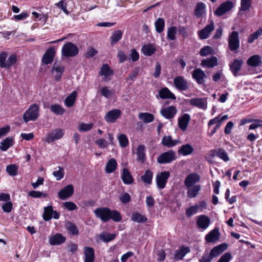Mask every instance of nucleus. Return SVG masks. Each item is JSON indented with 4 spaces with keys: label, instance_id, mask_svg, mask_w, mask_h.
<instances>
[{
    "label": "nucleus",
    "instance_id": "nucleus-17",
    "mask_svg": "<svg viewBox=\"0 0 262 262\" xmlns=\"http://www.w3.org/2000/svg\"><path fill=\"white\" fill-rule=\"evenodd\" d=\"M200 180V176L195 173L188 174L185 180L184 184L187 188L191 187L193 185L198 182Z\"/></svg>",
    "mask_w": 262,
    "mask_h": 262
},
{
    "label": "nucleus",
    "instance_id": "nucleus-16",
    "mask_svg": "<svg viewBox=\"0 0 262 262\" xmlns=\"http://www.w3.org/2000/svg\"><path fill=\"white\" fill-rule=\"evenodd\" d=\"M196 224L199 228L204 230L206 229L209 226L210 220L208 216L205 215H201L198 217Z\"/></svg>",
    "mask_w": 262,
    "mask_h": 262
},
{
    "label": "nucleus",
    "instance_id": "nucleus-25",
    "mask_svg": "<svg viewBox=\"0 0 262 262\" xmlns=\"http://www.w3.org/2000/svg\"><path fill=\"white\" fill-rule=\"evenodd\" d=\"M66 241L64 236L61 234H56L49 238V241L51 245H58L63 243Z\"/></svg>",
    "mask_w": 262,
    "mask_h": 262
},
{
    "label": "nucleus",
    "instance_id": "nucleus-1",
    "mask_svg": "<svg viewBox=\"0 0 262 262\" xmlns=\"http://www.w3.org/2000/svg\"><path fill=\"white\" fill-rule=\"evenodd\" d=\"M94 212L96 216L103 222H107L111 219L114 222H119L122 219L121 214L117 210H111L107 207L98 208Z\"/></svg>",
    "mask_w": 262,
    "mask_h": 262
},
{
    "label": "nucleus",
    "instance_id": "nucleus-57",
    "mask_svg": "<svg viewBox=\"0 0 262 262\" xmlns=\"http://www.w3.org/2000/svg\"><path fill=\"white\" fill-rule=\"evenodd\" d=\"M93 126V123L86 124L81 123L78 126V130L80 132H87L91 130Z\"/></svg>",
    "mask_w": 262,
    "mask_h": 262
},
{
    "label": "nucleus",
    "instance_id": "nucleus-9",
    "mask_svg": "<svg viewBox=\"0 0 262 262\" xmlns=\"http://www.w3.org/2000/svg\"><path fill=\"white\" fill-rule=\"evenodd\" d=\"M74 193V187L70 184L61 189L58 193V197L62 200L67 199L73 195Z\"/></svg>",
    "mask_w": 262,
    "mask_h": 262
},
{
    "label": "nucleus",
    "instance_id": "nucleus-48",
    "mask_svg": "<svg viewBox=\"0 0 262 262\" xmlns=\"http://www.w3.org/2000/svg\"><path fill=\"white\" fill-rule=\"evenodd\" d=\"M51 111L55 114L61 115L64 113V109L59 104H55L52 105L50 107Z\"/></svg>",
    "mask_w": 262,
    "mask_h": 262
},
{
    "label": "nucleus",
    "instance_id": "nucleus-41",
    "mask_svg": "<svg viewBox=\"0 0 262 262\" xmlns=\"http://www.w3.org/2000/svg\"><path fill=\"white\" fill-rule=\"evenodd\" d=\"M66 227L68 231V233L73 235H78L79 234V230L76 225L72 222H68L66 225Z\"/></svg>",
    "mask_w": 262,
    "mask_h": 262
},
{
    "label": "nucleus",
    "instance_id": "nucleus-50",
    "mask_svg": "<svg viewBox=\"0 0 262 262\" xmlns=\"http://www.w3.org/2000/svg\"><path fill=\"white\" fill-rule=\"evenodd\" d=\"M58 170L53 172V175L56 178L57 180H60L63 178L64 175V169L62 167L58 166Z\"/></svg>",
    "mask_w": 262,
    "mask_h": 262
},
{
    "label": "nucleus",
    "instance_id": "nucleus-33",
    "mask_svg": "<svg viewBox=\"0 0 262 262\" xmlns=\"http://www.w3.org/2000/svg\"><path fill=\"white\" fill-rule=\"evenodd\" d=\"M145 147L144 145H140L137 148V160L143 163L146 159L145 154Z\"/></svg>",
    "mask_w": 262,
    "mask_h": 262
},
{
    "label": "nucleus",
    "instance_id": "nucleus-40",
    "mask_svg": "<svg viewBox=\"0 0 262 262\" xmlns=\"http://www.w3.org/2000/svg\"><path fill=\"white\" fill-rule=\"evenodd\" d=\"M53 212V207L50 205L44 208L42 217L46 221H48L52 218V213Z\"/></svg>",
    "mask_w": 262,
    "mask_h": 262
},
{
    "label": "nucleus",
    "instance_id": "nucleus-6",
    "mask_svg": "<svg viewBox=\"0 0 262 262\" xmlns=\"http://www.w3.org/2000/svg\"><path fill=\"white\" fill-rule=\"evenodd\" d=\"M173 84L176 89L180 91H186L189 86L187 80L181 76H178L174 78Z\"/></svg>",
    "mask_w": 262,
    "mask_h": 262
},
{
    "label": "nucleus",
    "instance_id": "nucleus-56",
    "mask_svg": "<svg viewBox=\"0 0 262 262\" xmlns=\"http://www.w3.org/2000/svg\"><path fill=\"white\" fill-rule=\"evenodd\" d=\"M213 49L210 46H205L200 50V54L202 56H206L212 53Z\"/></svg>",
    "mask_w": 262,
    "mask_h": 262
},
{
    "label": "nucleus",
    "instance_id": "nucleus-59",
    "mask_svg": "<svg viewBox=\"0 0 262 262\" xmlns=\"http://www.w3.org/2000/svg\"><path fill=\"white\" fill-rule=\"evenodd\" d=\"M251 6V0H241L240 11H247Z\"/></svg>",
    "mask_w": 262,
    "mask_h": 262
},
{
    "label": "nucleus",
    "instance_id": "nucleus-49",
    "mask_svg": "<svg viewBox=\"0 0 262 262\" xmlns=\"http://www.w3.org/2000/svg\"><path fill=\"white\" fill-rule=\"evenodd\" d=\"M177 33V27L172 26L168 28L167 30V38L171 40L176 39V34Z\"/></svg>",
    "mask_w": 262,
    "mask_h": 262
},
{
    "label": "nucleus",
    "instance_id": "nucleus-47",
    "mask_svg": "<svg viewBox=\"0 0 262 262\" xmlns=\"http://www.w3.org/2000/svg\"><path fill=\"white\" fill-rule=\"evenodd\" d=\"M99 237L104 242L108 243L114 239L116 237V234L103 232L100 234Z\"/></svg>",
    "mask_w": 262,
    "mask_h": 262
},
{
    "label": "nucleus",
    "instance_id": "nucleus-28",
    "mask_svg": "<svg viewBox=\"0 0 262 262\" xmlns=\"http://www.w3.org/2000/svg\"><path fill=\"white\" fill-rule=\"evenodd\" d=\"M261 62V57L258 55L251 56L247 60V64L252 67H257L259 66Z\"/></svg>",
    "mask_w": 262,
    "mask_h": 262
},
{
    "label": "nucleus",
    "instance_id": "nucleus-3",
    "mask_svg": "<svg viewBox=\"0 0 262 262\" xmlns=\"http://www.w3.org/2000/svg\"><path fill=\"white\" fill-rule=\"evenodd\" d=\"M78 53V48L72 42H68L62 48V55L66 57H74Z\"/></svg>",
    "mask_w": 262,
    "mask_h": 262
},
{
    "label": "nucleus",
    "instance_id": "nucleus-53",
    "mask_svg": "<svg viewBox=\"0 0 262 262\" xmlns=\"http://www.w3.org/2000/svg\"><path fill=\"white\" fill-rule=\"evenodd\" d=\"M216 156L219 157L224 161H228L229 160V158L227 153L225 151V150L223 149H217Z\"/></svg>",
    "mask_w": 262,
    "mask_h": 262
},
{
    "label": "nucleus",
    "instance_id": "nucleus-34",
    "mask_svg": "<svg viewBox=\"0 0 262 262\" xmlns=\"http://www.w3.org/2000/svg\"><path fill=\"white\" fill-rule=\"evenodd\" d=\"M14 144V141L12 137H7L2 141L0 143V149L2 151L7 150L10 147Z\"/></svg>",
    "mask_w": 262,
    "mask_h": 262
},
{
    "label": "nucleus",
    "instance_id": "nucleus-13",
    "mask_svg": "<svg viewBox=\"0 0 262 262\" xmlns=\"http://www.w3.org/2000/svg\"><path fill=\"white\" fill-rule=\"evenodd\" d=\"M228 245L226 243H222L213 248L209 254L213 258L219 256L228 248Z\"/></svg>",
    "mask_w": 262,
    "mask_h": 262
},
{
    "label": "nucleus",
    "instance_id": "nucleus-31",
    "mask_svg": "<svg viewBox=\"0 0 262 262\" xmlns=\"http://www.w3.org/2000/svg\"><path fill=\"white\" fill-rule=\"evenodd\" d=\"M194 149L192 146L189 144H186L182 145L178 150L179 155L183 156H187L191 154Z\"/></svg>",
    "mask_w": 262,
    "mask_h": 262
},
{
    "label": "nucleus",
    "instance_id": "nucleus-7",
    "mask_svg": "<svg viewBox=\"0 0 262 262\" xmlns=\"http://www.w3.org/2000/svg\"><path fill=\"white\" fill-rule=\"evenodd\" d=\"M220 233L217 228H214L206 235L205 239L206 243H214L219 241L220 238Z\"/></svg>",
    "mask_w": 262,
    "mask_h": 262
},
{
    "label": "nucleus",
    "instance_id": "nucleus-45",
    "mask_svg": "<svg viewBox=\"0 0 262 262\" xmlns=\"http://www.w3.org/2000/svg\"><path fill=\"white\" fill-rule=\"evenodd\" d=\"M157 32L160 33L164 30L165 27V20L163 18H158L155 23Z\"/></svg>",
    "mask_w": 262,
    "mask_h": 262
},
{
    "label": "nucleus",
    "instance_id": "nucleus-23",
    "mask_svg": "<svg viewBox=\"0 0 262 262\" xmlns=\"http://www.w3.org/2000/svg\"><path fill=\"white\" fill-rule=\"evenodd\" d=\"M179 142L178 140H172L170 136H165L162 140V145L168 148L176 146Z\"/></svg>",
    "mask_w": 262,
    "mask_h": 262
},
{
    "label": "nucleus",
    "instance_id": "nucleus-15",
    "mask_svg": "<svg viewBox=\"0 0 262 262\" xmlns=\"http://www.w3.org/2000/svg\"><path fill=\"white\" fill-rule=\"evenodd\" d=\"M190 104L195 107H197L202 110L207 108V98H195L190 99Z\"/></svg>",
    "mask_w": 262,
    "mask_h": 262
},
{
    "label": "nucleus",
    "instance_id": "nucleus-4",
    "mask_svg": "<svg viewBox=\"0 0 262 262\" xmlns=\"http://www.w3.org/2000/svg\"><path fill=\"white\" fill-rule=\"evenodd\" d=\"M176 152L172 150L164 152L157 158V162L160 164L170 163L176 159Z\"/></svg>",
    "mask_w": 262,
    "mask_h": 262
},
{
    "label": "nucleus",
    "instance_id": "nucleus-10",
    "mask_svg": "<svg viewBox=\"0 0 262 262\" xmlns=\"http://www.w3.org/2000/svg\"><path fill=\"white\" fill-rule=\"evenodd\" d=\"M214 25L212 20L210 24L206 26L202 30L198 32V35L201 39H207L211 32L214 30Z\"/></svg>",
    "mask_w": 262,
    "mask_h": 262
},
{
    "label": "nucleus",
    "instance_id": "nucleus-60",
    "mask_svg": "<svg viewBox=\"0 0 262 262\" xmlns=\"http://www.w3.org/2000/svg\"><path fill=\"white\" fill-rule=\"evenodd\" d=\"M17 59L15 55L12 54L10 55L8 60H7L6 66L7 67H5L6 69L10 68L16 62Z\"/></svg>",
    "mask_w": 262,
    "mask_h": 262
},
{
    "label": "nucleus",
    "instance_id": "nucleus-18",
    "mask_svg": "<svg viewBox=\"0 0 262 262\" xmlns=\"http://www.w3.org/2000/svg\"><path fill=\"white\" fill-rule=\"evenodd\" d=\"M192 77L198 84H202L204 83V79L206 78V75L203 70L198 68L193 71Z\"/></svg>",
    "mask_w": 262,
    "mask_h": 262
},
{
    "label": "nucleus",
    "instance_id": "nucleus-24",
    "mask_svg": "<svg viewBox=\"0 0 262 262\" xmlns=\"http://www.w3.org/2000/svg\"><path fill=\"white\" fill-rule=\"evenodd\" d=\"M229 10V1H227L219 6V7L215 11L214 14L217 16H221Z\"/></svg>",
    "mask_w": 262,
    "mask_h": 262
},
{
    "label": "nucleus",
    "instance_id": "nucleus-54",
    "mask_svg": "<svg viewBox=\"0 0 262 262\" xmlns=\"http://www.w3.org/2000/svg\"><path fill=\"white\" fill-rule=\"evenodd\" d=\"M29 195L34 198H46L48 195L47 193H44L42 192L32 190L29 192Z\"/></svg>",
    "mask_w": 262,
    "mask_h": 262
},
{
    "label": "nucleus",
    "instance_id": "nucleus-39",
    "mask_svg": "<svg viewBox=\"0 0 262 262\" xmlns=\"http://www.w3.org/2000/svg\"><path fill=\"white\" fill-rule=\"evenodd\" d=\"M76 96L77 92L75 91L72 92V93L65 99V105L68 107H72L75 103Z\"/></svg>",
    "mask_w": 262,
    "mask_h": 262
},
{
    "label": "nucleus",
    "instance_id": "nucleus-29",
    "mask_svg": "<svg viewBox=\"0 0 262 262\" xmlns=\"http://www.w3.org/2000/svg\"><path fill=\"white\" fill-rule=\"evenodd\" d=\"M159 95L160 97L162 99H176L174 95L167 88H164L160 90L159 91Z\"/></svg>",
    "mask_w": 262,
    "mask_h": 262
},
{
    "label": "nucleus",
    "instance_id": "nucleus-27",
    "mask_svg": "<svg viewBox=\"0 0 262 262\" xmlns=\"http://www.w3.org/2000/svg\"><path fill=\"white\" fill-rule=\"evenodd\" d=\"M189 252V248L182 246L180 249L176 251L174 258L176 260H181Z\"/></svg>",
    "mask_w": 262,
    "mask_h": 262
},
{
    "label": "nucleus",
    "instance_id": "nucleus-46",
    "mask_svg": "<svg viewBox=\"0 0 262 262\" xmlns=\"http://www.w3.org/2000/svg\"><path fill=\"white\" fill-rule=\"evenodd\" d=\"M132 220L137 223H144L147 221V219L145 216L136 212L132 214Z\"/></svg>",
    "mask_w": 262,
    "mask_h": 262
},
{
    "label": "nucleus",
    "instance_id": "nucleus-64",
    "mask_svg": "<svg viewBox=\"0 0 262 262\" xmlns=\"http://www.w3.org/2000/svg\"><path fill=\"white\" fill-rule=\"evenodd\" d=\"M95 143L99 148H106L108 145V142L104 139H99L95 141Z\"/></svg>",
    "mask_w": 262,
    "mask_h": 262
},
{
    "label": "nucleus",
    "instance_id": "nucleus-42",
    "mask_svg": "<svg viewBox=\"0 0 262 262\" xmlns=\"http://www.w3.org/2000/svg\"><path fill=\"white\" fill-rule=\"evenodd\" d=\"M152 177V172L150 170H147L145 171L144 174L141 177V179L145 183L149 185L151 183Z\"/></svg>",
    "mask_w": 262,
    "mask_h": 262
},
{
    "label": "nucleus",
    "instance_id": "nucleus-38",
    "mask_svg": "<svg viewBox=\"0 0 262 262\" xmlns=\"http://www.w3.org/2000/svg\"><path fill=\"white\" fill-rule=\"evenodd\" d=\"M114 72L113 70L108 66L107 64L102 65L99 72V75L104 76L105 77L113 75Z\"/></svg>",
    "mask_w": 262,
    "mask_h": 262
},
{
    "label": "nucleus",
    "instance_id": "nucleus-2",
    "mask_svg": "<svg viewBox=\"0 0 262 262\" xmlns=\"http://www.w3.org/2000/svg\"><path fill=\"white\" fill-rule=\"evenodd\" d=\"M39 116V106L36 104H32L26 111L23 116V119L25 122L30 120H36Z\"/></svg>",
    "mask_w": 262,
    "mask_h": 262
},
{
    "label": "nucleus",
    "instance_id": "nucleus-61",
    "mask_svg": "<svg viewBox=\"0 0 262 262\" xmlns=\"http://www.w3.org/2000/svg\"><path fill=\"white\" fill-rule=\"evenodd\" d=\"M55 5L59 8L62 9V10L67 14L69 13V12L67 10V4L65 2V0H61L58 3H56Z\"/></svg>",
    "mask_w": 262,
    "mask_h": 262
},
{
    "label": "nucleus",
    "instance_id": "nucleus-19",
    "mask_svg": "<svg viewBox=\"0 0 262 262\" xmlns=\"http://www.w3.org/2000/svg\"><path fill=\"white\" fill-rule=\"evenodd\" d=\"M243 63L242 59L237 58L234 59L232 64H230V70L234 76L238 75V73L241 70Z\"/></svg>",
    "mask_w": 262,
    "mask_h": 262
},
{
    "label": "nucleus",
    "instance_id": "nucleus-62",
    "mask_svg": "<svg viewBox=\"0 0 262 262\" xmlns=\"http://www.w3.org/2000/svg\"><path fill=\"white\" fill-rule=\"evenodd\" d=\"M13 204L11 201L7 202L3 204L2 209L4 212L6 213L10 212L12 209Z\"/></svg>",
    "mask_w": 262,
    "mask_h": 262
},
{
    "label": "nucleus",
    "instance_id": "nucleus-11",
    "mask_svg": "<svg viewBox=\"0 0 262 262\" xmlns=\"http://www.w3.org/2000/svg\"><path fill=\"white\" fill-rule=\"evenodd\" d=\"M121 115V111L114 109L108 111L105 115L104 119L108 123H114Z\"/></svg>",
    "mask_w": 262,
    "mask_h": 262
},
{
    "label": "nucleus",
    "instance_id": "nucleus-14",
    "mask_svg": "<svg viewBox=\"0 0 262 262\" xmlns=\"http://www.w3.org/2000/svg\"><path fill=\"white\" fill-rule=\"evenodd\" d=\"M177 112V108L172 105L166 108H163L160 111V113L162 116L167 119L173 118Z\"/></svg>",
    "mask_w": 262,
    "mask_h": 262
},
{
    "label": "nucleus",
    "instance_id": "nucleus-44",
    "mask_svg": "<svg viewBox=\"0 0 262 262\" xmlns=\"http://www.w3.org/2000/svg\"><path fill=\"white\" fill-rule=\"evenodd\" d=\"M205 9V5L202 2L198 3L194 10L195 16L198 18L201 17L202 14L204 13Z\"/></svg>",
    "mask_w": 262,
    "mask_h": 262
},
{
    "label": "nucleus",
    "instance_id": "nucleus-37",
    "mask_svg": "<svg viewBox=\"0 0 262 262\" xmlns=\"http://www.w3.org/2000/svg\"><path fill=\"white\" fill-rule=\"evenodd\" d=\"M201 190V186L199 185H194L191 187L188 188L187 192V196L189 198H193L195 197L199 193Z\"/></svg>",
    "mask_w": 262,
    "mask_h": 262
},
{
    "label": "nucleus",
    "instance_id": "nucleus-8",
    "mask_svg": "<svg viewBox=\"0 0 262 262\" xmlns=\"http://www.w3.org/2000/svg\"><path fill=\"white\" fill-rule=\"evenodd\" d=\"M64 135L63 130L61 129H55L48 134L45 139L48 143L54 142L56 140L61 139Z\"/></svg>",
    "mask_w": 262,
    "mask_h": 262
},
{
    "label": "nucleus",
    "instance_id": "nucleus-26",
    "mask_svg": "<svg viewBox=\"0 0 262 262\" xmlns=\"http://www.w3.org/2000/svg\"><path fill=\"white\" fill-rule=\"evenodd\" d=\"M84 262H94L95 259V251L93 248L89 247L84 248Z\"/></svg>",
    "mask_w": 262,
    "mask_h": 262
},
{
    "label": "nucleus",
    "instance_id": "nucleus-51",
    "mask_svg": "<svg viewBox=\"0 0 262 262\" xmlns=\"http://www.w3.org/2000/svg\"><path fill=\"white\" fill-rule=\"evenodd\" d=\"M120 145L122 147H125L128 144V140L125 134H120L118 137Z\"/></svg>",
    "mask_w": 262,
    "mask_h": 262
},
{
    "label": "nucleus",
    "instance_id": "nucleus-5",
    "mask_svg": "<svg viewBox=\"0 0 262 262\" xmlns=\"http://www.w3.org/2000/svg\"><path fill=\"white\" fill-rule=\"evenodd\" d=\"M169 177L170 172L168 171H164L158 173L156 176L157 187L160 189L164 188Z\"/></svg>",
    "mask_w": 262,
    "mask_h": 262
},
{
    "label": "nucleus",
    "instance_id": "nucleus-30",
    "mask_svg": "<svg viewBox=\"0 0 262 262\" xmlns=\"http://www.w3.org/2000/svg\"><path fill=\"white\" fill-rule=\"evenodd\" d=\"M217 64V59L216 57L212 56L206 59H204L201 62L202 67H206L207 68H213Z\"/></svg>",
    "mask_w": 262,
    "mask_h": 262
},
{
    "label": "nucleus",
    "instance_id": "nucleus-63",
    "mask_svg": "<svg viewBox=\"0 0 262 262\" xmlns=\"http://www.w3.org/2000/svg\"><path fill=\"white\" fill-rule=\"evenodd\" d=\"M63 206L69 211H73L77 208L76 205L72 202L63 203Z\"/></svg>",
    "mask_w": 262,
    "mask_h": 262
},
{
    "label": "nucleus",
    "instance_id": "nucleus-58",
    "mask_svg": "<svg viewBox=\"0 0 262 262\" xmlns=\"http://www.w3.org/2000/svg\"><path fill=\"white\" fill-rule=\"evenodd\" d=\"M8 56L7 53L5 52H2L0 54V67L2 68H5V67H7L6 66V62L7 60L6 59Z\"/></svg>",
    "mask_w": 262,
    "mask_h": 262
},
{
    "label": "nucleus",
    "instance_id": "nucleus-32",
    "mask_svg": "<svg viewBox=\"0 0 262 262\" xmlns=\"http://www.w3.org/2000/svg\"><path fill=\"white\" fill-rule=\"evenodd\" d=\"M117 167V163L116 160L112 158L110 159L107 162L105 166V171L108 173H111L114 172Z\"/></svg>",
    "mask_w": 262,
    "mask_h": 262
},
{
    "label": "nucleus",
    "instance_id": "nucleus-21",
    "mask_svg": "<svg viewBox=\"0 0 262 262\" xmlns=\"http://www.w3.org/2000/svg\"><path fill=\"white\" fill-rule=\"evenodd\" d=\"M190 120V116L188 114H184L178 120V125L180 128L185 131Z\"/></svg>",
    "mask_w": 262,
    "mask_h": 262
},
{
    "label": "nucleus",
    "instance_id": "nucleus-12",
    "mask_svg": "<svg viewBox=\"0 0 262 262\" xmlns=\"http://www.w3.org/2000/svg\"><path fill=\"white\" fill-rule=\"evenodd\" d=\"M239 48V34L237 31H233L230 34V51H236Z\"/></svg>",
    "mask_w": 262,
    "mask_h": 262
},
{
    "label": "nucleus",
    "instance_id": "nucleus-20",
    "mask_svg": "<svg viewBox=\"0 0 262 262\" xmlns=\"http://www.w3.org/2000/svg\"><path fill=\"white\" fill-rule=\"evenodd\" d=\"M55 54V51L53 48H50L47 50L44 54L42 61L46 64H48L52 63L53 61V58Z\"/></svg>",
    "mask_w": 262,
    "mask_h": 262
},
{
    "label": "nucleus",
    "instance_id": "nucleus-52",
    "mask_svg": "<svg viewBox=\"0 0 262 262\" xmlns=\"http://www.w3.org/2000/svg\"><path fill=\"white\" fill-rule=\"evenodd\" d=\"M261 30L257 29L255 32L251 34L247 40V42L249 43H253L256 39H257L259 36H260Z\"/></svg>",
    "mask_w": 262,
    "mask_h": 262
},
{
    "label": "nucleus",
    "instance_id": "nucleus-43",
    "mask_svg": "<svg viewBox=\"0 0 262 262\" xmlns=\"http://www.w3.org/2000/svg\"><path fill=\"white\" fill-rule=\"evenodd\" d=\"M122 35L123 32L121 30H118L115 31L114 33L111 37V45H113L116 43L119 40L121 39Z\"/></svg>",
    "mask_w": 262,
    "mask_h": 262
},
{
    "label": "nucleus",
    "instance_id": "nucleus-55",
    "mask_svg": "<svg viewBox=\"0 0 262 262\" xmlns=\"http://www.w3.org/2000/svg\"><path fill=\"white\" fill-rule=\"evenodd\" d=\"M7 172L12 176H14L17 174V167L15 165H10L6 167Z\"/></svg>",
    "mask_w": 262,
    "mask_h": 262
},
{
    "label": "nucleus",
    "instance_id": "nucleus-22",
    "mask_svg": "<svg viewBox=\"0 0 262 262\" xmlns=\"http://www.w3.org/2000/svg\"><path fill=\"white\" fill-rule=\"evenodd\" d=\"M121 179L123 182L126 185L132 184L134 182V179L129 170L126 168L122 169Z\"/></svg>",
    "mask_w": 262,
    "mask_h": 262
},
{
    "label": "nucleus",
    "instance_id": "nucleus-35",
    "mask_svg": "<svg viewBox=\"0 0 262 262\" xmlns=\"http://www.w3.org/2000/svg\"><path fill=\"white\" fill-rule=\"evenodd\" d=\"M138 118L144 123H149L154 120V116L149 113H140L138 115Z\"/></svg>",
    "mask_w": 262,
    "mask_h": 262
},
{
    "label": "nucleus",
    "instance_id": "nucleus-36",
    "mask_svg": "<svg viewBox=\"0 0 262 262\" xmlns=\"http://www.w3.org/2000/svg\"><path fill=\"white\" fill-rule=\"evenodd\" d=\"M156 51V48L153 45L148 44L144 45L142 48L143 54L146 56H150Z\"/></svg>",
    "mask_w": 262,
    "mask_h": 262
}]
</instances>
